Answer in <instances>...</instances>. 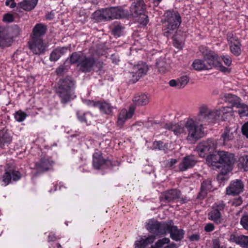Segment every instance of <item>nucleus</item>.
Returning a JSON list of instances; mask_svg holds the SVG:
<instances>
[{"label":"nucleus","instance_id":"3c124183","mask_svg":"<svg viewBox=\"0 0 248 248\" xmlns=\"http://www.w3.org/2000/svg\"><path fill=\"white\" fill-rule=\"evenodd\" d=\"M231 171H228L227 170L222 169L221 172L217 175V179L218 181H223L226 179V175Z\"/></svg>","mask_w":248,"mask_h":248},{"label":"nucleus","instance_id":"c03bdc74","mask_svg":"<svg viewBox=\"0 0 248 248\" xmlns=\"http://www.w3.org/2000/svg\"><path fill=\"white\" fill-rule=\"evenodd\" d=\"M199 50L203 54V58H205L206 56L210 58V56L208 55L209 53H213V55H217L215 52L209 50L205 46H200Z\"/></svg>","mask_w":248,"mask_h":248},{"label":"nucleus","instance_id":"6ab92c4d","mask_svg":"<svg viewBox=\"0 0 248 248\" xmlns=\"http://www.w3.org/2000/svg\"><path fill=\"white\" fill-rule=\"evenodd\" d=\"M196 162L197 161L193 156H185L179 164V170L181 171L186 170L194 166Z\"/></svg>","mask_w":248,"mask_h":248},{"label":"nucleus","instance_id":"2eb2a0df","mask_svg":"<svg viewBox=\"0 0 248 248\" xmlns=\"http://www.w3.org/2000/svg\"><path fill=\"white\" fill-rule=\"evenodd\" d=\"M148 70V67L144 62H142L135 65L131 72L133 80H138L140 77L147 73Z\"/></svg>","mask_w":248,"mask_h":248},{"label":"nucleus","instance_id":"a18cd8bd","mask_svg":"<svg viewBox=\"0 0 248 248\" xmlns=\"http://www.w3.org/2000/svg\"><path fill=\"white\" fill-rule=\"evenodd\" d=\"M78 119L81 123H84L87 124H90L91 121H89L88 118L91 117V116L89 113H84L81 115H79L78 113H77Z\"/></svg>","mask_w":248,"mask_h":248},{"label":"nucleus","instance_id":"a211bd4d","mask_svg":"<svg viewBox=\"0 0 248 248\" xmlns=\"http://www.w3.org/2000/svg\"><path fill=\"white\" fill-rule=\"evenodd\" d=\"M238 129L237 126L234 124L233 126L230 125L227 126L223 133L221 135V138L223 140V144L226 145L228 142L233 140L234 135L236 134Z\"/></svg>","mask_w":248,"mask_h":248},{"label":"nucleus","instance_id":"5fc2aeb1","mask_svg":"<svg viewBox=\"0 0 248 248\" xmlns=\"http://www.w3.org/2000/svg\"><path fill=\"white\" fill-rule=\"evenodd\" d=\"M12 140L11 137L8 134H4L0 139V141L1 143H9Z\"/></svg>","mask_w":248,"mask_h":248},{"label":"nucleus","instance_id":"dca6fc26","mask_svg":"<svg viewBox=\"0 0 248 248\" xmlns=\"http://www.w3.org/2000/svg\"><path fill=\"white\" fill-rule=\"evenodd\" d=\"M244 185L241 180L236 179L232 182L226 188V194L228 195H236L243 191Z\"/></svg>","mask_w":248,"mask_h":248},{"label":"nucleus","instance_id":"f3484780","mask_svg":"<svg viewBox=\"0 0 248 248\" xmlns=\"http://www.w3.org/2000/svg\"><path fill=\"white\" fill-rule=\"evenodd\" d=\"M54 162L48 158H42L35 164V168L39 172H43L50 170L52 168Z\"/></svg>","mask_w":248,"mask_h":248},{"label":"nucleus","instance_id":"bb28decb","mask_svg":"<svg viewBox=\"0 0 248 248\" xmlns=\"http://www.w3.org/2000/svg\"><path fill=\"white\" fill-rule=\"evenodd\" d=\"M155 240V236L151 235L148 237L141 238L136 241L135 243L136 248H148V247L151 245Z\"/></svg>","mask_w":248,"mask_h":248},{"label":"nucleus","instance_id":"6e6552de","mask_svg":"<svg viewBox=\"0 0 248 248\" xmlns=\"http://www.w3.org/2000/svg\"><path fill=\"white\" fill-rule=\"evenodd\" d=\"M217 147L216 142L209 140L198 144L196 151L200 156L204 157L206 155L214 152Z\"/></svg>","mask_w":248,"mask_h":248},{"label":"nucleus","instance_id":"7ed1b4c3","mask_svg":"<svg viewBox=\"0 0 248 248\" xmlns=\"http://www.w3.org/2000/svg\"><path fill=\"white\" fill-rule=\"evenodd\" d=\"M218 111L212 109L208 106L202 104L199 108V112L194 119L203 124L209 123H215L218 119Z\"/></svg>","mask_w":248,"mask_h":248},{"label":"nucleus","instance_id":"79ce46f5","mask_svg":"<svg viewBox=\"0 0 248 248\" xmlns=\"http://www.w3.org/2000/svg\"><path fill=\"white\" fill-rule=\"evenodd\" d=\"M212 187L211 183L210 180L204 181L201 185V191L200 195L205 194L207 191L211 189Z\"/></svg>","mask_w":248,"mask_h":248},{"label":"nucleus","instance_id":"774afa93","mask_svg":"<svg viewBox=\"0 0 248 248\" xmlns=\"http://www.w3.org/2000/svg\"><path fill=\"white\" fill-rule=\"evenodd\" d=\"M221 248L219 245V241L215 240L213 241V248Z\"/></svg>","mask_w":248,"mask_h":248},{"label":"nucleus","instance_id":"a19ab883","mask_svg":"<svg viewBox=\"0 0 248 248\" xmlns=\"http://www.w3.org/2000/svg\"><path fill=\"white\" fill-rule=\"evenodd\" d=\"M170 240L168 238H163L158 240L154 245L151 246L149 248H164V246L170 243Z\"/></svg>","mask_w":248,"mask_h":248},{"label":"nucleus","instance_id":"423d86ee","mask_svg":"<svg viewBox=\"0 0 248 248\" xmlns=\"http://www.w3.org/2000/svg\"><path fill=\"white\" fill-rule=\"evenodd\" d=\"M225 204L222 201L217 202L214 204L212 210L208 214V218L217 224L223 222L221 212L224 208Z\"/></svg>","mask_w":248,"mask_h":248},{"label":"nucleus","instance_id":"09e8293b","mask_svg":"<svg viewBox=\"0 0 248 248\" xmlns=\"http://www.w3.org/2000/svg\"><path fill=\"white\" fill-rule=\"evenodd\" d=\"M112 34L116 37H119L122 34V27L120 25L115 26L112 30Z\"/></svg>","mask_w":248,"mask_h":248},{"label":"nucleus","instance_id":"4468645a","mask_svg":"<svg viewBox=\"0 0 248 248\" xmlns=\"http://www.w3.org/2000/svg\"><path fill=\"white\" fill-rule=\"evenodd\" d=\"M30 49L35 55H40L45 51L46 46L42 39H33L29 42Z\"/></svg>","mask_w":248,"mask_h":248},{"label":"nucleus","instance_id":"c85d7f7f","mask_svg":"<svg viewBox=\"0 0 248 248\" xmlns=\"http://www.w3.org/2000/svg\"><path fill=\"white\" fill-rule=\"evenodd\" d=\"M181 195L180 191L177 189H171L162 194L161 199L170 202L172 200L178 199Z\"/></svg>","mask_w":248,"mask_h":248},{"label":"nucleus","instance_id":"f704fd0d","mask_svg":"<svg viewBox=\"0 0 248 248\" xmlns=\"http://www.w3.org/2000/svg\"><path fill=\"white\" fill-rule=\"evenodd\" d=\"M37 2L38 0H24L19 3V6L26 11H30L35 7Z\"/></svg>","mask_w":248,"mask_h":248},{"label":"nucleus","instance_id":"7c9ffc66","mask_svg":"<svg viewBox=\"0 0 248 248\" xmlns=\"http://www.w3.org/2000/svg\"><path fill=\"white\" fill-rule=\"evenodd\" d=\"M46 31V27L42 24H36L33 30V39H42L41 36L44 35Z\"/></svg>","mask_w":248,"mask_h":248},{"label":"nucleus","instance_id":"20e7f679","mask_svg":"<svg viewBox=\"0 0 248 248\" xmlns=\"http://www.w3.org/2000/svg\"><path fill=\"white\" fill-rule=\"evenodd\" d=\"M74 80L69 77L60 80L58 93L62 103L65 104L73 98L72 89L74 87Z\"/></svg>","mask_w":248,"mask_h":248},{"label":"nucleus","instance_id":"e2e57ef3","mask_svg":"<svg viewBox=\"0 0 248 248\" xmlns=\"http://www.w3.org/2000/svg\"><path fill=\"white\" fill-rule=\"evenodd\" d=\"M242 203V200L240 197H238L234 199L232 202V204L235 206H238L241 204Z\"/></svg>","mask_w":248,"mask_h":248},{"label":"nucleus","instance_id":"72a5a7b5","mask_svg":"<svg viewBox=\"0 0 248 248\" xmlns=\"http://www.w3.org/2000/svg\"><path fill=\"white\" fill-rule=\"evenodd\" d=\"M150 100V97L146 94H140L136 95L133 101L136 104L138 105H145L147 104Z\"/></svg>","mask_w":248,"mask_h":248},{"label":"nucleus","instance_id":"9d476101","mask_svg":"<svg viewBox=\"0 0 248 248\" xmlns=\"http://www.w3.org/2000/svg\"><path fill=\"white\" fill-rule=\"evenodd\" d=\"M93 164L96 169H105L112 166L111 161L103 158L101 153L99 151L93 154Z\"/></svg>","mask_w":248,"mask_h":248},{"label":"nucleus","instance_id":"4d7b16f0","mask_svg":"<svg viewBox=\"0 0 248 248\" xmlns=\"http://www.w3.org/2000/svg\"><path fill=\"white\" fill-rule=\"evenodd\" d=\"M14 16L10 14H5L3 16V21L6 22H11L14 20Z\"/></svg>","mask_w":248,"mask_h":248},{"label":"nucleus","instance_id":"f8f14e48","mask_svg":"<svg viewBox=\"0 0 248 248\" xmlns=\"http://www.w3.org/2000/svg\"><path fill=\"white\" fill-rule=\"evenodd\" d=\"M145 9V4L143 0H134L130 7L129 16L138 17L139 15L144 13Z\"/></svg>","mask_w":248,"mask_h":248},{"label":"nucleus","instance_id":"864d4df0","mask_svg":"<svg viewBox=\"0 0 248 248\" xmlns=\"http://www.w3.org/2000/svg\"><path fill=\"white\" fill-rule=\"evenodd\" d=\"M241 225L246 230H248V215L244 216L241 219Z\"/></svg>","mask_w":248,"mask_h":248},{"label":"nucleus","instance_id":"69168bd1","mask_svg":"<svg viewBox=\"0 0 248 248\" xmlns=\"http://www.w3.org/2000/svg\"><path fill=\"white\" fill-rule=\"evenodd\" d=\"M191 241H198L200 239V235L198 234H194L189 237Z\"/></svg>","mask_w":248,"mask_h":248},{"label":"nucleus","instance_id":"58836bf2","mask_svg":"<svg viewBox=\"0 0 248 248\" xmlns=\"http://www.w3.org/2000/svg\"><path fill=\"white\" fill-rule=\"evenodd\" d=\"M83 56L84 55L81 52H75L73 53L69 59L70 63L74 64L78 62V63H79Z\"/></svg>","mask_w":248,"mask_h":248},{"label":"nucleus","instance_id":"8fccbe9b","mask_svg":"<svg viewBox=\"0 0 248 248\" xmlns=\"http://www.w3.org/2000/svg\"><path fill=\"white\" fill-rule=\"evenodd\" d=\"M240 117L248 116V106L242 105L241 108L238 111Z\"/></svg>","mask_w":248,"mask_h":248},{"label":"nucleus","instance_id":"c9c22d12","mask_svg":"<svg viewBox=\"0 0 248 248\" xmlns=\"http://www.w3.org/2000/svg\"><path fill=\"white\" fill-rule=\"evenodd\" d=\"M218 111L219 116L218 119L220 116L223 120L227 119L228 117L232 115L233 110L232 108L229 107H223L219 109H217Z\"/></svg>","mask_w":248,"mask_h":248},{"label":"nucleus","instance_id":"603ef678","mask_svg":"<svg viewBox=\"0 0 248 248\" xmlns=\"http://www.w3.org/2000/svg\"><path fill=\"white\" fill-rule=\"evenodd\" d=\"M84 103L89 107H98L99 101L95 102L93 100L85 99L83 100Z\"/></svg>","mask_w":248,"mask_h":248},{"label":"nucleus","instance_id":"2f4dec72","mask_svg":"<svg viewBox=\"0 0 248 248\" xmlns=\"http://www.w3.org/2000/svg\"><path fill=\"white\" fill-rule=\"evenodd\" d=\"M68 50L67 47H58L54 50L50 54V60L51 61H57L63 55H64Z\"/></svg>","mask_w":248,"mask_h":248},{"label":"nucleus","instance_id":"473e14b6","mask_svg":"<svg viewBox=\"0 0 248 248\" xmlns=\"http://www.w3.org/2000/svg\"><path fill=\"white\" fill-rule=\"evenodd\" d=\"M98 108L102 113L107 115L111 114L113 109L114 108L107 102H99Z\"/></svg>","mask_w":248,"mask_h":248},{"label":"nucleus","instance_id":"13d9d810","mask_svg":"<svg viewBox=\"0 0 248 248\" xmlns=\"http://www.w3.org/2000/svg\"><path fill=\"white\" fill-rule=\"evenodd\" d=\"M173 44L175 47L180 49L183 47L184 43L183 41H179L175 38L173 39Z\"/></svg>","mask_w":248,"mask_h":248},{"label":"nucleus","instance_id":"de8ad7c7","mask_svg":"<svg viewBox=\"0 0 248 248\" xmlns=\"http://www.w3.org/2000/svg\"><path fill=\"white\" fill-rule=\"evenodd\" d=\"M138 22L141 25L145 26L148 23V16L144 14V13L139 15L138 17Z\"/></svg>","mask_w":248,"mask_h":248},{"label":"nucleus","instance_id":"f03ea898","mask_svg":"<svg viewBox=\"0 0 248 248\" xmlns=\"http://www.w3.org/2000/svg\"><path fill=\"white\" fill-rule=\"evenodd\" d=\"M203 124L194 118H189L186 120V128L187 133L186 140L190 143L194 142L203 136Z\"/></svg>","mask_w":248,"mask_h":248},{"label":"nucleus","instance_id":"680f3d73","mask_svg":"<svg viewBox=\"0 0 248 248\" xmlns=\"http://www.w3.org/2000/svg\"><path fill=\"white\" fill-rule=\"evenodd\" d=\"M242 131L243 135L248 138V122L243 125L242 127Z\"/></svg>","mask_w":248,"mask_h":248},{"label":"nucleus","instance_id":"c756f323","mask_svg":"<svg viewBox=\"0 0 248 248\" xmlns=\"http://www.w3.org/2000/svg\"><path fill=\"white\" fill-rule=\"evenodd\" d=\"M206 162L209 166L219 168L221 167L218 153L217 155H210L207 157Z\"/></svg>","mask_w":248,"mask_h":248},{"label":"nucleus","instance_id":"052dcab7","mask_svg":"<svg viewBox=\"0 0 248 248\" xmlns=\"http://www.w3.org/2000/svg\"><path fill=\"white\" fill-rule=\"evenodd\" d=\"M215 229L214 225L212 223H208L204 227V231L206 232H210Z\"/></svg>","mask_w":248,"mask_h":248},{"label":"nucleus","instance_id":"ddd939ff","mask_svg":"<svg viewBox=\"0 0 248 248\" xmlns=\"http://www.w3.org/2000/svg\"><path fill=\"white\" fill-rule=\"evenodd\" d=\"M164 128L173 132L175 135L178 136L186 133V121L178 123H167L164 125Z\"/></svg>","mask_w":248,"mask_h":248},{"label":"nucleus","instance_id":"6e6d98bb","mask_svg":"<svg viewBox=\"0 0 248 248\" xmlns=\"http://www.w3.org/2000/svg\"><path fill=\"white\" fill-rule=\"evenodd\" d=\"M153 148L155 150H162L163 148V142L161 141H156L153 143Z\"/></svg>","mask_w":248,"mask_h":248},{"label":"nucleus","instance_id":"393cba45","mask_svg":"<svg viewBox=\"0 0 248 248\" xmlns=\"http://www.w3.org/2000/svg\"><path fill=\"white\" fill-rule=\"evenodd\" d=\"M168 233H170V236L172 239L176 241L182 239L184 234L183 230L178 229L176 226L172 225L171 221H170Z\"/></svg>","mask_w":248,"mask_h":248},{"label":"nucleus","instance_id":"1a4fd4ad","mask_svg":"<svg viewBox=\"0 0 248 248\" xmlns=\"http://www.w3.org/2000/svg\"><path fill=\"white\" fill-rule=\"evenodd\" d=\"M218 156L220 157V165L222 169L231 171L235 162L234 155L227 152L219 151Z\"/></svg>","mask_w":248,"mask_h":248},{"label":"nucleus","instance_id":"37998d69","mask_svg":"<svg viewBox=\"0 0 248 248\" xmlns=\"http://www.w3.org/2000/svg\"><path fill=\"white\" fill-rule=\"evenodd\" d=\"M177 88L181 89L185 87L189 82V78L186 76H182L177 79Z\"/></svg>","mask_w":248,"mask_h":248},{"label":"nucleus","instance_id":"cd10ccee","mask_svg":"<svg viewBox=\"0 0 248 248\" xmlns=\"http://www.w3.org/2000/svg\"><path fill=\"white\" fill-rule=\"evenodd\" d=\"M230 240L239 245L242 247L248 248V236L243 235L236 236L234 234H231Z\"/></svg>","mask_w":248,"mask_h":248},{"label":"nucleus","instance_id":"412c9836","mask_svg":"<svg viewBox=\"0 0 248 248\" xmlns=\"http://www.w3.org/2000/svg\"><path fill=\"white\" fill-rule=\"evenodd\" d=\"M95 63L93 58L91 57H87L84 55L81 59L80 62L78 64L80 66V70L83 72H90Z\"/></svg>","mask_w":248,"mask_h":248},{"label":"nucleus","instance_id":"4be33fe9","mask_svg":"<svg viewBox=\"0 0 248 248\" xmlns=\"http://www.w3.org/2000/svg\"><path fill=\"white\" fill-rule=\"evenodd\" d=\"M13 41L8 30L1 29L0 30V47H4L10 46Z\"/></svg>","mask_w":248,"mask_h":248},{"label":"nucleus","instance_id":"b1692460","mask_svg":"<svg viewBox=\"0 0 248 248\" xmlns=\"http://www.w3.org/2000/svg\"><path fill=\"white\" fill-rule=\"evenodd\" d=\"M134 109L131 107L128 111L126 109L121 110L118 116L117 124L120 126H122L126 120L131 118L134 113Z\"/></svg>","mask_w":248,"mask_h":248},{"label":"nucleus","instance_id":"49530a36","mask_svg":"<svg viewBox=\"0 0 248 248\" xmlns=\"http://www.w3.org/2000/svg\"><path fill=\"white\" fill-rule=\"evenodd\" d=\"M27 116V114L21 111H18L15 114V118L16 121L21 122L23 121Z\"/></svg>","mask_w":248,"mask_h":248},{"label":"nucleus","instance_id":"aec40b11","mask_svg":"<svg viewBox=\"0 0 248 248\" xmlns=\"http://www.w3.org/2000/svg\"><path fill=\"white\" fill-rule=\"evenodd\" d=\"M93 17L98 22L111 19L110 8L96 11L93 14Z\"/></svg>","mask_w":248,"mask_h":248},{"label":"nucleus","instance_id":"0e129e2a","mask_svg":"<svg viewBox=\"0 0 248 248\" xmlns=\"http://www.w3.org/2000/svg\"><path fill=\"white\" fill-rule=\"evenodd\" d=\"M5 5L13 8L16 7V3L14 2V0H8L5 2Z\"/></svg>","mask_w":248,"mask_h":248},{"label":"nucleus","instance_id":"5701e85b","mask_svg":"<svg viewBox=\"0 0 248 248\" xmlns=\"http://www.w3.org/2000/svg\"><path fill=\"white\" fill-rule=\"evenodd\" d=\"M21 177L20 173L15 170L6 171L3 177L2 181L3 183L2 184L4 186L8 185L12 179L14 181L18 180Z\"/></svg>","mask_w":248,"mask_h":248},{"label":"nucleus","instance_id":"0eeeda50","mask_svg":"<svg viewBox=\"0 0 248 248\" xmlns=\"http://www.w3.org/2000/svg\"><path fill=\"white\" fill-rule=\"evenodd\" d=\"M209 53L210 57L206 56L203 60L196 59L192 63L193 68L197 71L208 70L212 69L214 67V54Z\"/></svg>","mask_w":248,"mask_h":248},{"label":"nucleus","instance_id":"9b49d317","mask_svg":"<svg viewBox=\"0 0 248 248\" xmlns=\"http://www.w3.org/2000/svg\"><path fill=\"white\" fill-rule=\"evenodd\" d=\"M227 39L230 45L231 52L235 56L241 54V44L238 38L232 32L227 34Z\"/></svg>","mask_w":248,"mask_h":248},{"label":"nucleus","instance_id":"a878e982","mask_svg":"<svg viewBox=\"0 0 248 248\" xmlns=\"http://www.w3.org/2000/svg\"><path fill=\"white\" fill-rule=\"evenodd\" d=\"M110 11L111 19L126 18L129 16V12L121 7H111L110 8Z\"/></svg>","mask_w":248,"mask_h":248},{"label":"nucleus","instance_id":"bf43d9fd","mask_svg":"<svg viewBox=\"0 0 248 248\" xmlns=\"http://www.w3.org/2000/svg\"><path fill=\"white\" fill-rule=\"evenodd\" d=\"M222 60L225 63V64L227 66H230L232 63V59L230 56L226 55L223 56L222 58Z\"/></svg>","mask_w":248,"mask_h":248},{"label":"nucleus","instance_id":"e433bc0d","mask_svg":"<svg viewBox=\"0 0 248 248\" xmlns=\"http://www.w3.org/2000/svg\"><path fill=\"white\" fill-rule=\"evenodd\" d=\"M156 65L158 68V71L161 74L165 73L169 69L168 65L162 59H160L157 61L156 63Z\"/></svg>","mask_w":248,"mask_h":248},{"label":"nucleus","instance_id":"338daca9","mask_svg":"<svg viewBox=\"0 0 248 248\" xmlns=\"http://www.w3.org/2000/svg\"><path fill=\"white\" fill-rule=\"evenodd\" d=\"M177 161L175 159H171L168 161L167 165L171 167L176 163Z\"/></svg>","mask_w":248,"mask_h":248},{"label":"nucleus","instance_id":"ea45409f","mask_svg":"<svg viewBox=\"0 0 248 248\" xmlns=\"http://www.w3.org/2000/svg\"><path fill=\"white\" fill-rule=\"evenodd\" d=\"M238 166L245 171H248V155L241 156L239 158Z\"/></svg>","mask_w":248,"mask_h":248},{"label":"nucleus","instance_id":"4c0bfd02","mask_svg":"<svg viewBox=\"0 0 248 248\" xmlns=\"http://www.w3.org/2000/svg\"><path fill=\"white\" fill-rule=\"evenodd\" d=\"M213 59L214 62V67H216L219 71L224 72V73H229L230 72V70L228 68L225 67L223 66L221 63L219 62L218 56L217 55H214Z\"/></svg>","mask_w":248,"mask_h":248},{"label":"nucleus","instance_id":"39448f33","mask_svg":"<svg viewBox=\"0 0 248 248\" xmlns=\"http://www.w3.org/2000/svg\"><path fill=\"white\" fill-rule=\"evenodd\" d=\"M170 222H158L155 219L148 220L146 225V229L156 235H164L168 233Z\"/></svg>","mask_w":248,"mask_h":248},{"label":"nucleus","instance_id":"f257e3e1","mask_svg":"<svg viewBox=\"0 0 248 248\" xmlns=\"http://www.w3.org/2000/svg\"><path fill=\"white\" fill-rule=\"evenodd\" d=\"M164 35L170 37L176 32L181 23V17L177 11H167L165 14Z\"/></svg>","mask_w":248,"mask_h":248}]
</instances>
